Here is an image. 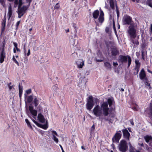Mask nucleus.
<instances>
[{
  "instance_id": "e433bc0d",
  "label": "nucleus",
  "mask_w": 152,
  "mask_h": 152,
  "mask_svg": "<svg viewBox=\"0 0 152 152\" xmlns=\"http://www.w3.org/2000/svg\"><path fill=\"white\" fill-rule=\"evenodd\" d=\"M13 61L16 63V64L18 65L19 66V64L18 62L16 60V59L15 58L14 56H13L12 58Z\"/></svg>"
},
{
  "instance_id": "f8f14e48",
  "label": "nucleus",
  "mask_w": 152,
  "mask_h": 152,
  "mask_svg": "<svg viewBox=\"0 0 152 152\" xmlns=\"http://www.w3.org/2000/svg\"><path fill=\"white\" fill-rule=\"evenodd\" d=\"M135 66L134 68V70L136 71V73L138 74L140 70V63L139 62L138 60H135Z\"/></svg>"
},
{
  "instance_id": "f03ea898",
  "label": "nucleus",
  "mask_w": 152,
  "mask_h": 152,
  "mask_svg": "<svg viewBox=\"0 0 152 152\" xmlns=\"http://www.w3.org/2000/svg\"><path fill=\"white\" fill-rule=\"evenodd\" d=\"M14 7H16L18 6V9L17 11L18 14V18H20L28 8V7L23 6L22 7H20L23 4L22 0H15L14 2Z\"/></svg>"
},
{
  "instance_id": "864d4df0",
  "label": "nucleus",
  "mask_w": 152,
  "mask_h": 152,
  "mask_svg": "<svg viewBox=\"0 0 152 152\" xmlns=\"http://www.w3.org/2000/svg\"><path fill=\"white\" fill-rule=\"evenodd\" d=\"M113 28L114 29V31H115L116 30L115 28V25L114 23H113Z\"/></svg>"
},
{
  "instance_id": "58836bf2",
  "label": "nucleus",
  "mask_w": 152,
  "mask_h": 152,
  "mask_svg": "<svg viewBox=\"0 0 152 152\" xmlns=\"http://www.w3.org/2000/svg\"><path fill=\"white\" fill-rule=\"evenodd\" d=\"M145 86H147L148 87H149V88L151 89V87L150 86V84L148 83L147 81H146L145 83Z\"/></svg>"
},
{
  "instance_id": "9d476101",
  "label": "nucleus",
  "mask_w": 152,
  "mask_h": 152,
  "mask_svg": "<svg viewBox=\"0 0 152 152\" xmlns=\"http://www.w3.org/2000/svg\"><path fill=\"white\" fill-rule=\"evenodd\" d=\"M122 131L124 138L127 140H129L130 134L128 130L126 129H123Z\"/></svg>"
},
{
  "instance_id": "3c124183",
  "label": "nucleus",
  "mask_w": 152,
  "mask_h": 152,
  "mask_svg": "<svg viewBox=\"0 0 152 152\" xmlns=\"http://www.w3.org/2000/svg\"><path fill=\"white\" fill-rule=\"evenodd\" d=\"M97 55H99H99L100 57V58H102V54L101 53L98 52V53H97Z\"/></svg>"
},
{
  "instance_id": "39448f33",
  "label": "nucleus",
  "mask_w": 152,
  "mask_h": 152,
  "mask_svg": "<svg viewBox=\"0 0 152 152\" xmlns=\"http://www.w3.org/2000/svg\"><path fill=\"white\" fill-rule=\"evenodd\" d=\"M124 25H132L133 23L132 18L128 15L124 16L122 20Z\"/></svg>"
},
{
  "instance_id": "412c9836",
  "label": "nucleus",
  "mask_w": 152,
  "mask_h": 152,
  "mask_svg": "<svg viewBox=\"0 0 152 152\" xmlns=\"http://www.w3.org/2000/svg\"><path fill=\"white\" fill-rule=\"evenodd\" d=\"M99 14V12L98 10H95L93 13V18L95 19L97 18Z\"/></svg>"
},
{
  "instance_id": "c03bdc74",
  "label": "nucleus",
  "mask_w": 152,
  "mask_h": 152,
  "mask_svg": "<svg viewBox=\"0 0 152 152\" xmlns=\"http://www.w3.org/2000/svg\"><path fill=\"white\" fill-rule=\"evenodd\" d=\"M116 13L117 15V16L118 17H119V12L118 9V8L117 6H116Z\"/></svg>"
},
{
  "instance_id": "052dcab7",
  "label": "nucleus",
  "mask_w": 152,
  "mask_h": 152,
  "mask_svg": "<svg viewBox=\"0 0 152 152\" xmlns=\"http://www.w3.org/2000/svg\"><path fill=\"white\" fill-rule=\"evenodd\" d=\"M150 31V32L152 33V24H151V25Z\"/></svg>"
},
{
  "instance_id": "6ab92c4d",
  "label": "nucleus",
  "mask_w": 152,
  "mask_h": 152,
  "mask_svg": "<svg viewBox=\"0 0 152 152\" xmlns=\"http://www.w3.org/2000/svg\"><path fill=\"white\" fill-rule=\"evenodd\" d=\"M5 57V53L3 50V51H1L0 54V62L1 63H2L3 62Z\"/></svg>"
},
{
  "instance_id": "bb28decb",
  "label": "nucleus",
  "mask_w": 152,
  "mask_h": 152,
  "mask_svg": "<svg viewBox=\"0 0 152 152\" xmlns=\"http://www.w3.org/2000/svg\"><path fill=\"white\" fill-rule=\"evenodd\" d=\"M149 114L150 116L152 118V101L150 104L149 107Z\"/></svg>"
},
{
  "instance_id": "0e129e2a",
  "label": "nucleus",
  "mask_w": 152,
  "mask_h": 152,
  "mask_svg": "<svg viewBox=\"0 0 152 152\" xmlns=\"http://www.w3.org/2000/svg\"><path fill=\"white\" fill-rule=\"evenodd\" d=\"M16 49L17 51L18 52H20V50L19 48H17Z\"/></svg>"
},
{
  "instance_id": "4be33fe9",
  "label": "nucleus",
  "mask_w": 152,
  "mask_h": 152,
  "mask_svg": "<svg viewBox=\"0 0 152 152\" xmlns=\"http://www.w3.org/2000/svg\"><path fill=\"white\" fill-rule=\"evenodd\" d=\"M6 18L5 17V15L4 18V19L2 23V31H4L5 29V25H6Z\"/></svg>"
},
{
  "instance_id": "c85d7f7f",
  "label": "nucleus",
  "mask_w": 152,
  "mask_h": 152,
  "mask_svg": "<svg viewBox=\"0 0 152 152\" xmlns=\"http://www.w3.org/2000/svg\"><path fill=\"white\" fill-rule=\"evenodd\" d=\"M25 121L28 126L31 129H32V127L31 126V125L28 119H26Z\"/></svg>"
},
{
  "instance_id": "13d9d810",
  "label": "nucleus",
  "mask_w": 152,
  "mask_h": 152,
  "mask_svg": "<svg viewBox=\"0 0 152 152\" xmlns=\"http://www.w3.org/2000/svg\"><path fill=\"white\" fill-rule=\"evenodd\" d=\"M113 65L114 66H117L118 65V64L117 62H113Z\"/></svg>"
},
{
  "instance_id": "6e6d98bb",
  "label": "nucleus",
  "mask_w": 152,
  "mask_h": 152,
  "mask_svg": "<svg viewBox=\"0 0 152 152\" xmlns=\"http://www.w3.org/2000/svg\"><path fill=\"white\" fill-rule=\"evenodd\" d=\"M109 29L107 27L105 28V31L106 32H108L109 31Z\"/></svg>"
},
{
  "instance_id": "09e8293b",
  "label": "nucleus",
  "mask_w": 152,
  "mask_h": 152,
  "mask_svg": "<svg viewBox=\"0 0 152 152\" xmlns=\"http://www.w3.org/2000/svg\"><path fill=\"white\" fill-rule=\"evenodd\" d=\"M24 63H26L27 62V61H28V58H27L26 57H25L24 58Z\"/></svg>"
},
{
  "instance_id": "7ed1b4c3",
  "label": "nucleus",
  "mask_w": 152,
  "mask_h": 152,
  "mask_svg": "<svg viewBox=\"0 0 152 152\" xmlns=\"http://www.w3.org/2000/svg\"><path fill=\"white\" fill-rule=\"evenodd\" d=\"M128 61V67H129L131 63L132 59L129 56H126L122 55H120L118 57V61L121 64L126 63Z\"/></svg>"
},
{
  "instance_id": "473e14b6",
  "label": "nucleus",
  "mask_w": 152,
  "mask_h": 152,
  "mask_svg": "<svg viewBox=\"0 0 152 152\" xmlns=\"http://www.w3.org/2000/svg\"><path fill=\"white\" fill-rule=\"evenodd\" d=\"M31 92V89H29L28 90H26V93L25 94H26L27 96V95L29 94Z\"/></svg>"
},
{
  "instance_id": "72a5a7b5",
  "label": "nucleus",
  "mask_w": 152,
  "mask_h": 152,
  "mask_svg": "<svg viewBox=\"0 0 152 152\" xmlns=\"http://www.w3.org/2000/svg\"><path fill=\"white\" fill-rule=\"evenodd\" d=\"M132 41L133 43L134 44H135L136 45H138L139 44V42L138 40H134L133 39H132Z\"/></svg>"
},
{
  "instance_id": "603ef678",
  "label": "nucleus",
  "mask_w": 152,
  "mask_h": 152,
  "mask_svg": "<svg viewBox=\"0 0 152 152\" xmlns=\"http://www.w3.org/2000/svg\"><path fill=\"white\" fill-rule=\"evenodd\" d=\"M30 50L29 49L28 50V53L27 54V56H28L30 55Z\"/></svg>"
},
{
  "instance_id": "c9c22d12",
  "label": "nucleus",
  "mask_w": 152,
  "mask_h": 152,
  "mask_svg": "<svg viewBox=\"0 0 152 152\" xmlns=\"http://www.w3.org/2000/svg\"><path fill=\"white\" fill-rule=\"evenodd\" d=\"M53 88L54 91H56L58 89V85L57 84L55 85L52 86Z\"/></svg>"
},
{
  "instance_id": "2f4dec72",
  "label": "nucleus",
  "mask_w": 152,
  "mask_h": 152,
  "mask_svg": "<svg viewBox=\"0 0 152 152\" xmlns=\"http://www.w3.org/2000/svg\"><path fill=\"white\" fill-rule=\"evenodd\" d=\"M57 136H54L52 137V139L54 140V141L56 143H58V140L56 137Z\"/></svg>"
},
{
  "instance_id": "423d86ee",
  "label": "nucleus",
  "mask_w": 152,
  "mask_h": 152,
  "mask_svg": "<svg viewBox=\"0 0 152 152\" xmlns=\"http://www.w3.org/2000/svg\"><path fill=\"white\" fill-rule=\"evenodd\" d=\"M121 135L122 134L121 131L117 132L112 138L113 142L115 143H118L121 137Z\"/></svg>"
},
{
  "instance_id": "6e6552de",
  "label": "nucleus",
  "mask_w": 152,
  "mask_h": 152,
  "mask_svg": "<svg viewBox=\"0 0 152 152\" xmlns=\"http://www.w3.org/2000/svg\"><path fill=\"white\" fill-rule=\"evenodd\" d=\"M128 33L131 38H134L136 37V30L133 26H129L128 31Z\"/></svg>"
},
{
  "instance_id": "aec40b11",
  "label": "nucleus",
  "mask_w": 152,
  "mask_h": 152,
  "mask_svg": "<svg viewBox=\"0 0 152 152\" xmlns=\"http://www.w3.org/2000/svg\"><path fill=\"white\" fill-rule=\"evenodd\" d=\"M12 14V7L11 5H10L8 8V20H9L11 17Z\"/></svg>"
},
{
  "instance_id": "5fc2aeb1",
  "label": "nucleus",
  "mask_w": 152,
  "mask_h": 152,
  "mask_svg": "<svg viewBox=\"0 0 152 152\" xmlns=\"http://www.w3.org/2000/svg\"><path fill=\"white\" fill-rule=\"evenodd\" d=\"M59 146L61 149V150L62 151V152H65L63 148L62 147V146L61 145H59Z\"/></svg>"
},
{
  "instance_id": "9b49d317",
  "label": "nucleus",
  "mask_w": 152,
  "mask_h": 152,
  "mask_svg": "<svg viewBox=\"0 0 152 152\" xmlns=\"http://www.w3.org/2000/svg\"><path fill=\"white\" fill-rule=\"evenodd\" d=\"M144 138L149 145H152V137L151 136L146 135L144 137Z\"/></svg>"
},
{
  "instance_id": "2eb2a0df",
  "label": "nucleus",
  "mask_w": 152,
  "mask_h": 152,
  "mask_svg": "<svg viewBox=\"0 0 152 152\" xmlns=\"http://www.w3.org/2000/svg\"><path fill=\"white\" fill-rule=\"evenodd\" d=\"M37 118L40 122L42 123L45 122V120L44 116L41 113H39L38 114Z\"/></svg>"
},
{
  "instance_id": "ea45409f",
  "label": "nucleus",
  "mask_w": 152,
  "mask_h": 152,
  "mask_svg": "<svg viewBox=\"0 0 152 152\" xmlns=\"http://www.w3.org/2000/svg\"><path fill=\"white\" fill-rule=\"evenodd\" d=\"M26 3H28V4L27 5V7H29L30 5V4L31 2L32 1V0H26Z\"/></svg>"
},
{
  "instance_id": "b1692460",
  "label": "nucleus",
  "mask_w": 152,
  "mask_h": 152,
  "mask_svg": "<svg viewBox=\"0 0 152 152\" xmlns=\"http://www.w3.org/2000/svg\"><path fill=\"white\" fill-rule=\"evenodd\" d=\"M104 66L107 69H110L111 68L110 64L108 62H106L104 63Z\"/></svg>"
},
{
  "instance_id": "338daca9",
  "label": "nucleus",
  "mask_w": 152,
  "mask_h": 152,
  "mask_svg": "<svg viewBox=\"0 0 152 152\" xmlns=\"http://www.w3.org/2000/svg\"><path fill=\"white\" fill-rule=\"evenodd\" d=\"M143 53H144L143 51H142V58L143 59H144V58H143Z\"/></svg>"
},
{
  "instance_id": "4468645a",
  "label": "nucleus",
  "mask_w": 152,
  "mask_h": 152,
  "mask_svg": "<svg viewBox=\"0 0 152 152\" xmlns=\"http://www.w3.org/2000/svg\"><path fill=\"white\" fill-rule=\"evenodd\" d=\"M76 64L77 67L79 68H82L84 65V61L83 60L80 59L78 60L76 62Z\"/></svg>"
},
{
  "instance_id": "4d7b16f0",
  "label": "nucleus",
  "mask_w": 152,
  "mask_h": 152,
  "mask_svg": "<svg viewBox=\"0 0 152 152\" xmlns=\"http://www.w3.org/2000/svg\"><path fill=\"white\" fill-rule=\"evenodd\" d=\"M96 61H97V62H101L103 61V60H101V59H96Z\"/></svg>"
},
{
  "instance_id": "7c9ffc66",
  "label": "nucleus",
  "mask_w": 152,
  "mask_h": 152,
  "mask_svg": "<svg viewBox=\"0 0 152 152\" xmlns=\"http://www.w3.org/2000/svg\"><path fill=\"white\" fill-rule=\"evenodd\" d=\"M98 20L99 22L100 23H102L104 21V18L103 17L99 16Z\"/></svg>"
},
{
  "instance_id": "a18cd8bd",
  "label": "nucleus",
  "mask_w": 152,
  "mask_h": 152,
  "mask_svg": "<svg viewBox=\"0 0 152 152\" xmlns=\"http://www.w3.org/2000/svg\"><path fill=\"white\" fill-rule=\"evenodd\" d=\"M100 13L99 16L104 17V13L103 11L102 10H101L100 9Z\"/></svg>"
},
{
  "instance_id": "5701e85b",
  "label": "nucleus",
  "mask_w": 152,
  "mask_h": 152,
  "mask_svg": "<svg viewBox=\"0 0 152 152\" xmlns=\"http://www.w3.org/2000/svg\"><path fill=\"white\" fill-rule=\"evenodd\" d=\"M19 88V96L20 98L22 94L23 93V87L21 86L20 83H19L18 85Z\"/></svg>"
},
{
  "instance_id": "1a4fd4ad",
  "label": "nucleus",
  "mask_w": 152,
  "mask_h": 152,
  "mask_svg": "<svg viewBox=\"0 0 152 152\" xmlns=\"http://www.w3.org/2000/svg\"><path fill=\"white\" fill-rule=\"evenodd\" d=\"M111 56L113 57L118 55L119 53L118 48L115 46L111 48Z\"/></svg>"
},
{
  "instance_id": "a211bd4d",
  "label": "nucleus",
  "mask_w": 152,
  "mask_h": 152,
  "mask_svg": "<svg viewBox=\"0 0 152 152\" xmlns=\"http://www.w3.org/2000/svg\"><path fill=\"white\" fill-rule=\"evenodd\" d=\"M24 95L25 98L26 99L27 102L29 103H31L33 100V96L32 95L28 96L26 94H24Z\"/></svg>"
},
{
  "instance_id": "393cba45",
  "label": "nucleus",
  "mask_w": 152,
  "mask_h": 152,
  "mask_svg": "<svg viewBox=\"0 0 152 152\" xmlns=\"http://www.w3.org/2000/svg\"><path fill=\"white\" fill-rule=\"evenodd\" d=\"M30 113L33 115L34 118L36 119L37 114V111L36 110H34L30 112Z\"/></svg>"
},
{
  "instance_id": "4c0bfd02",
  "label": "nucleus",
  "mask_w": 152,
  "mask_h": 152,
  "mask_svg": "<svg viewBox=\"0 0 152 152\" xmlns=\"http://www.w3.org/2000/svg\"><path fill=\"white\" fill-rule=\"evenodd\" d=\"M0 3L3 7H4L5 3L4 0H0Z\"/></svg>"
},
{
  "instance_id": "a878e982",
  "label": "nucleus",
  "mask_w": 152,
  "mask_h": 152,
  "mask_svg": "<svg viewBox=\"0 0 152 152\" xmlns=\"http://www.w3.org/2000/svg\"><path fill=\"white\" fill-rule=\"evenodd\" d=\"M146 4L152 8V0H147Z\"/></svg>"
},
{
  "instance_id": "69168bd1",
  "label": "nucleus",
  "mask_w": 152,
  "mask_h": 152,
  "mask_svg": "<svg viewBox=\"0 0 152 152\" xmlns=\"http://www.w3.org/2000/svg\"><path fill=\"white\" fill-rule=\"evenodd\" d=\"M4 45H3V48H2V51H3V50H4Z\"/></svg>"
},
{
  "instance_id": "bf43d9fd",
  "label": "nucleus",
  "mask_w": 152,
  "mask_h": 152,
  "mask_svg": "<svg viewBox=\"0 0 152 152\" xmlns=\"http://www.w3.org/2000/svg\"><path fill=\"white\" fill-rule=\"evenodd\" d=\"M44 127L43 128L44 129H46L48 128V126L46 125H44Z\"/></svg>"
},
{
  "instance_id": "20e7f679",
  "label": "nucleus",
  "mask_w": 152,
  "mask_h": 152,
  "mask_svg": "<svg viewBox=\"0 0 152 152\" xmlns=\"http://www.w3.org/2000/svg\"><path fill=\"white\" fill-rule=\"evenodd\" d=\"M118 148L120 151L126 152L128 148L126 141L124 140H121L118 145Z\"/></svg>"
},
{
  "instance_id": "f3484780",
  "label": "nucleus",
  "mask_w": 152,
  "mask_h": 152,
  "mask_svg": "<svg viewBox=\"0 0 152 152\" xmlns=\"http://www.w3.org/2000/svg\"><path fill=\"white\" fill-rule=\"evenodd\" d=\"M41 99L37 96H35L33 100V103L35 107H37L39 104Z\"/></svg>"
},
{
  "instance_id": "f704fd0d",
  "label": "nucleus",
  "mask_w": 152,
  "mask_h": 152,
  "mask_svg": "<svg viewBox=\"0 0 152 152\" xmlns=\"http://www.w3.org/2000/svg\"><path fill=\"white\" fill-rule=\"evenodd\" d=\"M60 7V6L58 4V3H57L54 7V10H58L59 8Z\"/></svg>"
},
{
  "instance_id": "49530a36",
  "label": "nucleus",
  "mask_w": 152,
  "mask_h": 152,
  "mask_svg": "<svg viewBox=\"0 0 152 152\" xmlns=\"http://www.w3.org/2000/svg\"><path fill=\"white\" fill-rule=\"evenodd\" d=\"M8 86L9 88V91H11V89L13 88V87L14 86V85H13L12 86Z\"/></svg>"
},
{
  "instance_id": "0eeeda50",
  "label": "nucleus",
  "mask_w": 152,
  "mask_h": 152,
  "mask_svg": "<svg viewBox=\"0 0 152 152\" xmlns=\"http://www.w3.org/2000/svg\"><path fill=\"white\" fill-rule=\"evenodd\" d=\"M94 105V100L92 98V96L89 97V99L88 100L86 104V107L88 110H90L92 108Z\"/></svg>"
},
{
  "instance_id": "cd10ccee",
  "label": "nucleus",
  "mask_w": 152,
  "mask_h": 152,
  "mask_svg": "<svg viewBox=\"0 0 152 152\" xmlns=\"http://www.w3.org/2000/svg\"><path fill=\"white\" fill-rule=\"evenodd\" d=\"M109 3L110 7L112 9H113L114 7V1L113 0H110Z\"/></svg>"
},
{
  "instance_id": "f257e3e1",
  "label": "nucleus",
  "mask_w": 152,
  "mask_h": 152,
  "mask_svg": "<svg viewBox=\"0 0 152 152\" xmlns=\"http://www.w3.org/2000/svg\"><path fill=\"white\" fill-rule=\"evenodd\" d=\"M100 107L97 105L93 109V113L96 117H99L102 121H108V124L113 123L115 116V112L113 109L107 107L106 103H100Z\"/></svg>"
},
{
  "instance_id": "774afa93",
  "label": "nucleus",
  "mask_w": 152,
  "mask_h": 152,
  "mask_svg": "<svg viewBox=\"0 0 152 152\" xmlns=\"http://www.w3.org/2000/svg\"><path fill=\"white\" fill-rule=\"evenodd\" d=\"M13 52L14 53H16V50H15V48H14L13 49Z\"/></svg>"
},
{
  "instance_id": "dca6fc26",
  "label": "nucleus",
  "mask_w": 152,
  "mask_h": 152,
  "mask_svg": "<svg viewBox=\"0 0 152 152\" xmlns=\"http://www.w3.org/2000/svg\"><path fill=\"white\" fill-rule=\"evenodd\" d=\"M114 101L113 99L110 98H109L107 100V101L104 102H101V103H106L107 105V107L109 108L108 105L110 107H111L112 105L113 104V103Z\"/></svg>"
},
{
  "instance_id": "e2e57ef3",
  "label": "nucleus",
  "mask_w": 152,
  "mask_h": 152,
  "mask_svg": "<svg viewBox=\"0 0 152 152\" xmlns=\"http://www.w3.org/2000/svg\"><path fill=\"white\" fill-rule=\"evenodd\" d=\"M139 145L140 146H144V145H143V143H142L141 144L139 143Z\"/></svg>"
},
{
  "instance_id": "79ce46f5",
  "label": "nucleus",
  "mask_w": 152,
  "mask_h": 152,
  "mask_svg": "<svg viewBox=\"0 0 152 152\" xmlns=\"http://www.w3.org/2000/svg\"><path fill=\"white\" fill-rule=\"evenodd\" d=\"M30 118L31 119L32 121L37 126H39V124L37 123V121H36L35 120L33 119H32L31 117H30Z\"/></svg>"
},
{
  "instance_id": "c756f323",
  "label": "nucleus",
  "mask_w": 152,
  "mask_h": 152,
  "mask_svg": "<svg viewBox=\"0 0 152 152\" xmlns=\"http://www.w3.org/2000/svg\"><path fill=\"white\" fill-rule=\"evenodd\" d=\"M50 132L51 133V134L52 135L53 137L56 136H58V134H57V133L56 131L53 130H51Z\"/></svg>"
},
{
  "instance_id": "680f3d73",
  "label": "nucleus",
  "mask_w": 152,
  "mask_h": 152,
  "mask_svg": "<svg viewBox=\"0 0 152 152\" xmlns=\"http://www.w3.org/2000/svg\"><path fill=\"white\" fill-rule=\"evenodd\" d=\"M134 110H137V108L136 107H134L132 108Z\"/></svg>"
},
{
  "instance_id": "8fccbe9b",
  "label": "nucleus",
  "mask_w": 152,
  "mask_h": 152,
  "mask_svg": "<svg viewBox=\"0 0 152 152\" xmlns=\"http://www.w3.org/2000/svg\"><path fill=\"white\" fill-rule=\"evenodd\" d=\"M20 21H18V22H17V23L16 24V28H17L18 27L19 25V24L20 23Z\"/></svg>"
},
{
  "instance_id": "de8ad7c7",
  "label": "nucleus",
  "mask_w": 152,
  "mask_h": 152,
  "mask_svg": "<svg viewBox=\"0 0 152 152\" xmlns=\"http://www.w3.org/2000/svg\"><path fill=\"white\" fill-rule=\"evenodd\" d=\"M13 45H14V47L15 48V49L18 48V47H17L18 44L16 43L15 42H13Z\"/></svg>"
},
{
  "instance_id": "37998d69",
  "label": "nucleus",
  "mask_w": 152,
  "mask_h": 152,
  "mask_svg": "<svg viewBox=\"0 0 152 152\" xmlns=\"http://www.w3.org/2000/svg\"><path fill=\"white\" fill-rule=\"evenodd\" d=\"M134 148L132 147L131 146L130 147L129 152H136V151H134Z\"/></svg>"
},
{
  "instance_id": "a19ab883",
  "label": "nucleus",
  "mask_w": 152,
  "mask_h": 152,
  "mask_svg": "<svg viewBox=\"0 0 152 152\" xmlns=\"http://www.w3.org/2000/svg\"><path fill=\"white\" fill-rule=\"evenodd\" d=\"M29 110L30 111V112H31L34 109H33V107L32 106H30L29 107Z\"/></svg>"
},
{
  "instance_id": "ddd939ff",
  "label": "nucleus",
  "mask_w": 152,
  "mask_h": 152,
  "mask_svg": "<svg viewBox=\"0 0 152 152\" xmlns=\"http://www.w3.org/2000/svg\"><path fill=\"white\" fill-rule=\"evenodd\" d=\"M140 78L141 80L145 79L147 80V78L146 77V74L143 69H142L139 74Z\"/></svg>"
}]
</instances>
